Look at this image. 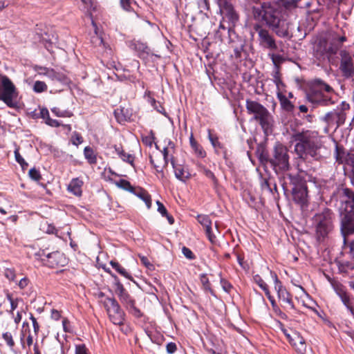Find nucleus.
Segmentation results:
<instances>
[{"label": "nucleus", "instance_id": "nucleus-5", "mask_svg": "<svg viewBox=\"0 0 354 354\" xmlns=\"http://www.w3.org/2000/svg\"><path fill=\"white\" fill-rule=\"evenodd\" d=\"M335 215L333 212L324 208L312 218V228L317 241H324L334 230Z\"/></svg>", "mask_w": 354, "mask_h": 354}, {"label": "nucleus", "instance_id": "nucleus-58", "mask_svg": "<svg viewBox=\"0 0 354 354\" xmlns=\"http://www.w3.org/2000/svg\"><path fill=\"white\" fill-rule=\"evenodd\" d=\"M5 277L10 281L15 279L16 274L15 271L11 269H6L5 271Z\"/></svg>", "mask_w": 354, "mask_h": 354}, {"label": "nucleus", "instance_id": "nucleus-27", "mask_svg": "<svg viewBox=\"0 0 354 354\" xmlns=\"http://www.w3.org/2000/svg\"><path fill=\"white\" fill-rule=\"evenodd\" d=\"M40 116L45 120L46 124L50 127H58L60 126V123L58 120L50 118L49 111L46 108H43L40 110Z\"/></svg>", "mask_w": 354, "mask_h": 354}, {"label": "nucleus", "instance_id": "nucleus-15", "mask_svg": "<svg viewBox=\"0 0 354 354\" xmlns=\"http://www.w3.org/2000/svg\"><path fill=\"white\" fill-rule=\"evenodd\" d=\"M341 208L344 212H354V191L349 188H342L339 193Z\"/></svg>", "mask_w": 354, "mask_h": 354}, {"label": "nucleus", "instance_id": "nucleus-63", "mask_svg": "<svg viewBox=\"0 0 354 354\" xmlns=\"http://www.w3.org/2000/svg\"><path fill=\"white\" fill-rule=\"evenodd\" d=\"M349 160L351 161V164L353 165V169L351 174L350 175V179L351 183L352 185L354 187V156H350Z\"/></svg>", "mask_w": 354, "mask_h": 354}, {"label": "nucleus", "instance_id": "nucleus-64", "mask_svg": "<svg viewBox=\"0 0 354 354\" xmlns=\"http://www.w3.org/2000/svg\"><path fill=\"white\" fill-rule=\"evenodd\" d=\"M91 41L95 46L104 44L102 38L97 35L93 37Z\"/></svg>", "mask_w": 354, "mask_h": 354}, {"label": "nucleus", "instance_id": "nucleus-47", "mask_svg": "<svg viewBox=\"0 0 354 354\" xmlns=\"http://www.w3.org/2000/svg\"><path fill=\"white\" fill-rule=\"evenodd\" d=\"M83 142V138L82 136L77 133L74 132L72 137H71V142L73 145L78 146Z\"/></svg>", "mask_w": 354, "mask_h": 354}, {"label": "nucleus", "instance_id": "nucleus-61", "mask_svg": "<svg viewBox=\"0 0 354 354\" xmlns=\"http://www.w3.org/2000/svg\"><path fill=\"white\" fill-rule=\"evenodd\" d=\"M29 282L30 281L27 277H24L19 281L18 286L20 289L23 290L28 286Z\"/></svg>", "mask_w": 354, "mask_h": 354}, {"label": "nucleus", "instance_id": "nucleus-16", "mask_svg": "<svg viewBox=\"0 0 354 354\" xmlns=\"http://www.w3.org/2000/svg\"><path fill=\"white\" fill-rule=\"evenodd\" d=\"M273 278L274 280V288L277 291L278 298L279 301L289 306L290 309H294L295 306L292 299L291 295L281 285L276 274L274 273Z\"/></svg>", "mask_w": 354, "mask_h": 354}, {"label": "nucleus", "instance_id": "nucleus-48", "mask_svg": "<svg viewBox=\"0 0 354 354\" xmlns=\"http://www.w3.org/2000/svg\"><path fill=\"white\" fill-rule=\"evenodd\" d=\"M254 281L263 290L268 286L266 283L263 281L261 277L259 274H256L253 277Z\"/></svg>", "mask_w": 354, "mask_h": 354}, {"label": "nucleus", "instance_id": "nucleus-22", "mask_svg": "<svg viewBox=\"0 0 354 354\" xmlns=\"http://www.w3.org/2000/svg\"><path fill=\"white\" fill-rule=\"evenodd\" d=\"M43 70L46 71V73H43V75H46L52 81L65 82L66 80V77L65 76V75L61 73L56 72L54 69L44 68Z\"/></svg>", "mask_w": 354, "mask_h": 354}, {"label": "nucleus", "instance_id": "nucleus-18", "mask_svg": "<svg viewBox=\"0 0 354 354\" xmlns=\"http://www.w3.org/2000/svg\"><path fill=\"white\" fill-rule=\"evenodd\" d=\"M294 201L301 205L306 204L307 201V187L304 184L297 185L292 189Z\"/></svg>", "mask_w": 354, "mask_h": 354}, {"label": "nucleus", "instance_id": "nucleus-51", "mask_svg": "<svg viewBox=\"0 0 354 354\" xmlns=\"http://www.w3.org/2000/svg\"><path fill=\"white\" fill-rule=\"evenodd\" d=\"M124 112V109H122L120 110V113L122 115V117L124 118H122V117L120 116V113H118V111H115V117L119 122H122V121H127L128 120H130V116L125 115Z\"/></svg>", "mask_w": 354, "mask_h": 354}, {"label": "nucleus", "instance_id": "nucleus-25", "mask_svg": "<svg viewBox=\"0 0 354 354\" xmlns=\"http://www.w3.org/2000/svg\"><path fill=\"white\" fill-rule=\"evenodd\" d=\"M277 96L280 102L281 106L283 109L286 111L292 112L294 110V105L292 102L282 93L281 91L277 92Z\"/></svg>", "mask_w": 354, "mask_h": 354}, {"label": "nucleus", "instance_id": "nucleus-49", "mask_svg": "<svg viewBox=\"0 0 354 354\" xmlns=\"http://www.w3.org/2000/svg\"><path fill=\"white\" fill-rule=\"evenodd\" d=\"M138 257H139V258L140 259L141 263L146 268H147L149 270H152L153 268V264L151 263V262H150L149 259H148V257H147L145 256L140 255V254H139Z\"/></svg>", "mask_w": 354, "mask_h": 354}, {"label": "nucleus", "instance_id": "nucleus-38", "mask_svg": "<svg viewBox=\"0 0 354 354\" xmlns=\"http://www.w3.org/2000/svg\"><path fill=\"white\" fill-rule=\"evenodd\" d=\"M147 97L149 102L154 108V109H156L158 112L160 113L165 114V109L159 102H156V100L150 95H148Z\"/></svg>", "mask_w": 354, "mask_h": 354}, {"label": "nucleus", "instance_id": "nucleus-62", "mask_svg": "<svg viewBox=\"0 0 354 354\" xmlns=\"http://www.w3.org/2000/svg\"><path fill=\"white\" fill-rule=\"evenodd\" d=\"M142 142L145 143L147 146L151 147L154 142V138L151 136H145L142 138Z\"/></svg>", "mask_w": 354, "mask_h": 354}, {"label": "nucleus", "instance_id": "nucleus-55", "mask_svg": "<svg viewBox=\"0 0 354 354\" xmlns=\"http://www.w3.org/2000/svg\"><path fill=\"white\" fill-rule=\"evenodd\" d=\"M30 319L32 323L34 333H35V335H37L38 332L39 330V325L36 318L33 316L32 314H30Z\"/></svg>", "mask_w": 354, "mask_h": 354}, {"label": "nucleus", "instance_id": "nucleus-42", "mask_svg": "<svg viewBox=\"0 0 354 354\" xmlns=\"http://www.w3.org/2000/svg\"><path fill=\"white\" fill-rule=\"evenodd\" d=\"M270 57L275 67H279V65L283 62V58L281 55H276L274 53L269 54Z\"/></svg>", "mask_w": 354, "mask_h": 354}, {"label": "nucleus", "instance_id": "nucleus-20", "mask_svg": "<svg viewBox=\"0 0 354 354\" xmlns=\"http://www.w3.org/2000/svg\"><path fill=\"white\" fill-rule=\"evenodd\" d=\"M290 343L295 348L297 353L304 354L306 346L304 337L299 333L294 331Z\"/></svg>", "mask_w": 354, "mask_h": 354}, {"label": "nucleus", "instance_id": "nucleus-23", "mask_svg": "<svg viewBox=\"0 0 354 354\" xmlns=\"http://www.w3.org/2000/svg\"><path fill=\"white\" fill-rule=\"evenodd\" d=\"M134 195L143 201L148 209L151 206V198L149 193L140 187H134Z\"/></svg>", "mask_w": 354, "mask_h": 354}, {"label": "nucleus", "instance_id": "nucleus-32", "mask_svg": "<svg viewBox=\"0 0 354 354\" xmlns=\"http://www.w3.org/2000/svg\"><path fill=\"white\" fill-rule=\"evenodd\" d=\"M26 335H27V337H26V344H27V345L28 346H30L32 344V342H33V338H32V335L30 333V329L25 330L24 331L22 330L21 333L20 341H21V346L24 348H25L24 338H25V337Z\"/></svg>", "mask_w": 354, "mask_h": 354}, {"label": "nucleus", "instance_id": "nucleus-1", "mask_svg": "<svg viewBox=\"0 0 354 354\" xmlns=\"http://www.w3.org/2000/svg\"><path fill=\"white\" fill-rule=\"evenodd\" d=\"M253 17L259 21H264L279 37H288L289 22L283 17L281 10L271 2H263L252 10Z\"/></svg>", "mask_w": 354, "mask_h": 354}, {"label": "nucleus", "instance_id": "nucleus-39", "mask_svg": "<svg viewBox=\"0 0 354 354\" xmlns=\"http://www.w3.org/2000/svg\"><path fill=\"white\" fill-rule=\"evenodd\" d=\"M32 89L35 93H42L47 90V85L44 82L36 81L34 83Z\"/></svg>", "mask_w": 354, "mask_h": 354}, {"label": "nucleus", "instance_id": "nucleus-41", "mask_svg": "<svg viewBox=\"0 0 354 354\" xmlns=\"http://www.w3.org/2000/svg\"><path fill=\"white\" fill-rule=\"evenodd\" d=\"M201 171L207 178L211 179L215 185L217 184L218 180L211 170L205 168V167H201Z\"/></svg>", "mask_w": 354, "mask_h": 354}, {"label": "nucleus", "instance_id": "nucleus-54", "mask_svg": "<svg viewBox=\"0 0 354 354\" xmlns=\"http://www.w3.org/2000/svg\"><path fill=\"white\" fill-rule=\"evenodd\" d=\"M182 252L184 254V256L186 258H187L188 259H194V255L193 252L188 248L184 246L182 248Z\"/></svg>", "mask_w": 354, "mask_h": 354}, {"label": "nucleus", "instance_id": "nucleus-21", "mask_svg": "<svg viewBox=\"0 0 354 354\" xmlns=\"http://www.w3.org/2000/svg\"><path fill=\"white\" fill-rule=\"evenodd\" d=\"M83 184V181L80 178H73L68 186V190L75 196H80L82 193V187Z\"/></svg>", "mask_w": 354, "mask_h": 354}, {"label": "nucleus", "instance_id": "nucleus-3", "mask_svg": "<svg viewBox=\"0 0 354 354\" xmlns=\"http://www.w3.org/2000/svg\"><path fill=\"white\" fill-rule=\"evenodd\" d=\"M347 41L346 35L333 32L328 37L320 38L314 45L313 55L319 61L330 59L337 54L344 42Z\"/></svg>", "mask_w": 354, "mask_h": 354}, {"label": "nucleus", "instance_id": "nucleus-17", "mask_svg": "<svg viewBox=\"0 0 354 354\" xmlns=\"http://www.w3.org/2000/svg\"><path fill=\"white\" fill-rule=\"evenodd\" d=\"M340 229L344 239L354 233V212H345L342 218Z\"/></svg>", "mask_w": 354, "mask_h": 354}, {"label": "nucleus", "instance_id": "nucleus-29", "mask_svg": "<svg viewBox=\"0 0 354 354\" xmlns=\"http://www.w3.org/2000/svg\"><path fill=\"white\" fill-rule=\"evenodd\" d=\"M200 281L202 283L203 289L205 292H209L212 295L215 296L214 292L211 288V283L206 274L203 273L200 275Z\"/></svg>", "mask_w": 354, "mask_h": 354}, {"label": "nucleus", "instance_id": "nucleus-59", "mask_svg": "<svg viewBox=\"0 0 354 354\" xmlns=\"http://www.w3.org/2000/svg\"><path fill=\"white\" fill-rule=\"evenodd\" d=\"M205 234H206L209 241L212 243H216V236L213 234L212 228L205 230Z\"/></svg>", "mask_w": 354, "mask_h": 354}, {"label": "nucleus", "instance_id": "nucleus-40", "mask_svg": "<svg viewBox=\"0 0 354 354\" xmlns=\"http://www.w3.org/2000/svg\"><path fill=\"white\" fill-rule=\"evenodd\" d=\"M51 111L57 117L70 118L73 115V113L69 111H62L59 108L54 107L51 109Z\"/></svg>", "mask_w": 354, "mask_h": 354}, {"label": "nucleus", "instance_id": "nucleus-4", "mask_svg": "<svg viewBox=\"0 0 354 354\" xmlns=\"http://www.w3.org/2000/svg\"><path fill=\"white\" fill-rule=\"evenodd\" d=\"M307 99L313 104L328 106L335 103L334 89L321 79H314L309 84Z\"/></svg>", "mask_w": 354, "mask_h": 354}, {"label": "nucleus", "instance_id": "nucleus-43", "mask_svg": "<svg viewBox=\"0 0 354 354\" xmlns=\"http://www.w3.org/2000/svg\"><path fill=\"white\" fill-rule=\"evenodd\" d=\"M2 337L10 348H12L15 346V342L13 340L12 335L10 332L3 333Z\"/></svg>", "mask_w": 354, "mask_h": 354}, {"label": "nucleus", "instance_id": "nucleus-12", "mask_svg": "<svg viewBox=\"0 0 354 354\" xmlns=\"http://www.w3.org/2000/svg\"><path fill=\"white\" fill-rule=\"evenodd\" d=\"M104 306L106 308L111 321L114 324H120L123 320V313L120 306L113 298L106 297L103 301Z\"/></svg>", "mask_w": 354, "mask_h": 354}, {"label": "nucleus", "instance_id": "nucleus-31", "mask_svg": "<svg viewBox=\"0 0 354 354\" xmlns=\"http://www.w3.org/2000/svg\"><path fill=\"white\" fill-rule=\"evenodd\" d=\"M115 153L118 156L124 161L128 162L131 165H133V158L131 154L126 153L122 147H114Z\"/></svg>", "mask_w": 354, "mask_h": 354}, {"label": "nucleus", "instance_id": "nucleus-6", "mask_svg": "<svg viewBox=\"0 0 354 354\" xmlns=\"http://www.w3.org/2000/svg\"><path fill=\"white\" fill-rule=\"evenodd\" d=\"M246 109L249 114L254 115V119L259 122L260 125L266 133L271 131L273 118L268 110L257 101L247 100Z\"/></svg>", "mask_w": 354, "mask_h": 354}, {"label": "nucleus", "instance_id": "nucleus-36", "mask_svg": "<svg viewBox=\"0 0 354 354\" xmlns=\"http://www.w3.org/2000/svg\"><path fill=\"white\" fill-rule=\"evenodd\" d=\"M113 183L118 187L129 191L130 192H133V186H131V183L129 181L124 179H119L118 180H113Z\"/></svg>", "mask_w": 354, "mask_h": 354}, {"label": "nucleus", "instance_id": "nucleus-24", "mask_svg": "<svg viewBox=\"0 0 354 354\" xmlns=\"http://www.w3.org/2000/svg\"><path fill=\"white\" fill-rule=\"evenodd\" d=\"M208 133H208L209 140L211 142V143H212L213 147L214 148L216 152L217 153H220V150H221L222 151L221 152H222L223 158L225 159H227V152H226V150L225 149L223 144H221L219 142L218 137L213 136L211 134L210 130H208Z\"/></svg>", "mask_w": 354, "mask_h": 354}, {"label": "nucleus", "instance_id": "nucleus-26", "mask_svg": "<svg viewBox=\"0 0 354 354\" xmlns=\"http://www.w3.org/2000/svg\"><path fill=\"white\" fill-rule=\"evenodd\" d=\"M134 49L138 52V55L142 59L147 58L151 51L145 44L139 41L134 43Z\"/></svg>", "mask_w": 354, "mask_h": 354}, {"label": "nucleus", "instance_id": "nucleus-46", "mask_svg": "<svg viewBox=\"0 0 354 354\" xmlns=\"http://www.w3.org/2000/svg\"><path fill=\"white\" fill-rule=\"evenodd\" d=\"M28 174L30 178L35 181H39L41 178L39 171L35 168L30 169Z\"/></svg>", "mask_w": 354, "mask_h": 354}, {"label": "nucleus", "instance_id": "nucleus-33", "mask_svg": "<svg viewBox=\"0 0 354 354\" xmlns=\"http://www.w3.org/2000/svg\"><path fill=\"white\" fill-rule=\"evenodd\" d=\"M198 223L203 225L205 230L212 228V221L207 215H198L197 217Z\"/></svg>", "mask_w": 354, "mask_h": 354}, {"label": "nucleus", "instance_id": "nucleus-7", "mask_svg": "<svg viewBox=\"0 0 354 354\" xmlns=\"http://www.w3.org/2000/svg\"><path fill=\"white\" fill-rule=\"evenodd\" d=\"M269 163L277 174H283L290 168L288 149L281 144L274 146Z\"/></svg>", "mask_w": 354, "mask_h": 354}, {"label": "nucleus", "instance_id": "nucleus-44", "mask_svg": "<svg viewBox=\"0 0 354 354\" xmlns=\"http://www.w3.org/2000/svg\"><path fill=\"white\" fill-rule=\"evenodd\" d=\"M234 48V56L236 59H240L244 48V44L241 41L239 45L232 46Z\"/></svg>", "mask_w": 354, "mask_h": 354}, {"label": "nucleus", "instance_id": "nucleus-56", "mask_svg": "<svg viewBox=\"0 0 354 354\" xmlns=\"http://www.w3.org/2000/svg\"><path fill=\"white\" fill-rule=\"evenodd\" d=\"M122 8L126 11H130L131 8V0H120Z\"/></svg>", "mask_w": 354, "mask_h": 354}, {"label": "nucleus", "instance_id": "nucleus-8", "mask_svg": "<svg viewBox=\"0 0 354 354\" xmlns=\"http://www.w3.org/2000/svg\"><path fill=\"white\" fill-rule=\"evenodd\" d=\"M18 91L12 82L5 75L0 74V100L10 108L18 106Z\"/></svg>", "mask_w": 354, "mask_h": 354}, {"label": "nucleus", "instance_id": "nucleus-57", "mask_svg": "<svg viewBox=\"0 0 354 354\" xmlns=\"http://www.w3.org/2000/svg\"><path fill=\"white\" fill-rule=\"evenodd\" d=\"M156 204L158 205V212L162 215H167V210L164 206V205L160 202L159 201H156Z\"/></svg>", "mask_w": 354, "mask_h": 354}, {"label": "nucleus", "instance_id": "nucleus-13", "mask_svg": "<svg viewBox=\"0 0 354 354\" xmlns=\"http://www.w3.org/2000/svg\"><path fill=\"white\" fill-rule=\"evenodd\" d=\"M165 143H167V146H164L161 150L163 156V160L160 162H156L152 156H150V162L153 166L157 173L161 174L163 176V169L167 167L169 163V157L171 151L174 150V144L171 140H165Z\"/></svg>", "mask_w": 354, "mask_h": 354}, {"label": "nucleus", "instance_id": "nucleus-50", "mask_svg": "<svg viewBox=\"0 0 354 354\" xmlns=\"http://www.w3.org/2000/svg\"><path fill=\"white\" fill-rule=\"evenodd\" d=\"M340 299L345 307L349 306L352 303H354V299L349 293L342 297Z\"/></svg>", "mask_w": 354, "mask_h": 354}, {"label": "nucleus", "instance_id": "nucleus-52", "mask_svg": "<svg viewBox=\"0 0 354 354\" xmlns=\"http://www.w3.org/2000/svg\"><path fill=\"white\" fill-rule=\"evenodd\" d=\"M221 284L223 290L226 292H230L232 288L231 283L224 279H221Z\"/></svg>", "mask_w": 354, "mask_h": 354}, {"label": "nucleus", "instance_id": "nucleus-37", "mask_svg": "<svg viewBox=\"0 0 354 354\" xmlns=\"http://www.w3.org/2000/svg\"><path fill=\"white\" fill-rule=\"evenodd\" d=\"M15 160L21 165L23 170L27 169L28 164L25 161L22 156L19 153V148H16L15 151Z\"/></svg>", "mask_w": 354, "mask_h": 354}, {"label": "nucleus", "instance_id": "nucleus-9", "mask_svg": "<svg viewBox=\"0 0 354 354\" xmlns=\"http://www.w3.org/2000/svg\"><path fill=\"white\" fill-rule=\"evenodd\" d=\"M35 256L37 260L41 261L44 265L52 268L64 266L67 263L64 254L59 251L46 254L44 250H39L35 254Z\"/></svg>", "mask_w": 354, "mask_h": 354}, {"label": "nucleus", "instance_id": "nucleus-28", "mask_svg": "<svg viewBox=\"0 0 354 354\" xmlns=\"http://www.w3.org/2000/svg\"><path fill=\"white\" fill-rule=\"evenodd\" d=\"M190 145L196 154L200 158H204L206 156V152L203 147L195 140L192 135L189 138Z\"/></svg>", "mask_w": 354, "mask_h": 354}, {"label": "nucleus", "instance_id": "nucleus-30", "mask_svg": "<svg viewBox=\"0 0 354 354\" xmlns=\"http://www.w3.org/2000/svg\"><path fill=\"white\" fill-rule=\"evenodd\" d=\"M84 155L90 164H95L97 162L96 155L91 147H86L84 149Z\"/></svg>", "mask_w": 354, "mask_h": 354}, {"label": "nucleus", "instance_id": "nucleus-11", "mask_svg": "<svg viewBox=\"0 0 354 354\" xmlns=\"http://www.w3.org/2000/svg\"><path fill=\"white\" fill-rule=\"evenodd\" d=\"M254 29L258 34V40L262 48L270 50H276L278 48L274 37L267 29L259 24L254 26Z\"/></svg>", "mask_w": 354, "mask_h": 354}, {"label": "nucleus", "instance_id": "nucleus-34", "mask_svg": "<svg viewBox=\"0 0 354 354\" xmlns=\"http://www.w3.org/2000/svg\"><path fill=\"white\" fill-rule=\"evenodd\" d=\"M333 288L335 293L339 297V299H341L342 297H343L345 295H346L347 294H348V292L346 290V287L340 283H334L333 284Z\"/></svg>", "mask_w": 354, "mask_h": 354}, {"label": "nucleus", "instance_id": "nucleus-45", "mask_svg": "<svg viewBox=\"0 0 354 354\" xmlns=\"http://www.w3.org/2000/svg\"><path fill=\"white\" fill-rule=\"evenodd\" d=\"M344 155V149L342 147H339L337 145L335 147V158L336 160L339 162H343V158Z\"/></svg>", "mask_w": 354, "mask_h": 354}, {"label": "nucleus", "instance_id": "nucleus-10", "mask_svg": "<svg viewBox=\"0 0 354 354\" xmlns=\"http://www.w3.org/2000/svg\"><path fill=\"white\" fill-rule=\"evenodd\" d=\"M349 109V104L343 102L341 106L328 112L323 118L322 120L329 127L336 125L337 127L343 124L345 122L346 114V111Z\"/></svg>", "mask_w": 354, "mask_h": 354}, {"label": "nucleus", "instance_id": "nucleus-14", "mask_svg": "<svg viewBox=\"0 0 354 354\" xmlns=\"http://www.w3.org/2000/svg\"><path fill=\"white\" fill-rule=\"evenodd\" d=\"M340 64L339 70L345 78H351L354 75V63L350 53L346 50L339 52Z\"/></svg>", "mask_w": 354, "mask_h": 354}, {"label": "nucleus", "instance_id": "nucleus-60", "mask_svg": "<svg viewBox=\"0 0 354 354\" xmlns=\"http://www.w3.org/2000/svg\"><path fill=\"white\" fill-rule=\"evenodd\" d=\"M166 349L168 353H174L177 349L176 344L174 342H169L167 344Z\"/></svg>", "mask_w": 354, "mask_h": 354}, {"label": "nucleus", "instance_id": "nucleus-19", "mask_svg": "<svg viewBox=\"0 0 354 354\" xmlns=\"http://www.w3.org/2000/svg\"><path fill=\"white\" fill-rule=\"evenodd\" d=\"M170 160L172 167L174 169L175 176L178 179L185 182L186 180L190 178L191 175L188 169L181 165H176L172 156H171Z\"/></svg>", "mask_w": 354, "mask_h": 354}, {"label": "nucleus", "instance_id": "nucleus-35", "mask_svg": "<svg viewBox=\"0 0 354 354\" xmlns=\"http://www.w3.org/2000/svg\"><path fill=\"white\" fill-rule=\"evenodd\" d=\"M110 264L112 267L118 272L121 275L124 276L125 278L129 279L130 280H133L131 279V275L126 271V270L122 268L118 262L111 261Z\"/></svg>", "mask_w": 354, "mask_h": 354}, {"label": "nucleus", "instance_id": "nucleus-2", "mask_svg": "<svg viewBox=\"0 0 354 354\" xmlns=\"http://www.w3.org/2000/svg\"><path fill=\"white\" fill-rule=\"evenodd\" d=\"M292 139L296 142L294 149L301 160H306L309 158L315 160L322 158L320 149L322 145L314 132L310 131L297 132L292 135Z\"/></svg>", "mask_w": 354, "mask_h": 354}, {"label": "nucleus", "instance_id": "nucleus-53", "mask_svg": "<svg viewBox=\"0 0 354 354\" xmlns=\"http://www.w3.org/2000/svg\"><path fill=\"white\" fill-rule=\"evenodd\" d=\"M87 351V348L84 344L75 346V354H88Z\"/></svg>", "mask_w": 354, "mask_h": 354}]
</instances>
